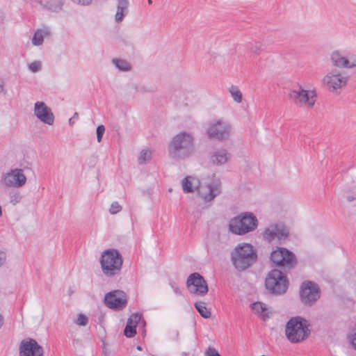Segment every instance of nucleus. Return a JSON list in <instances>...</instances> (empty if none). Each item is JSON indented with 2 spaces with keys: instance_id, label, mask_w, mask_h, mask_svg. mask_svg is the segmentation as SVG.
I'll list each match as a JSON object with an SVG mask.
<instances>
[{
  "instance_id": "f257e3e1",
  "label": "nucleus",
  "mask_w": 356,
  "mask_h": 356,
  "mask_svg": "<svg viewBox=\"0 0 356 356\" xmlns=\"http://www.w3.org/2000/svg\"><path fill=\"white\" fill-rule=\"evenodd\" d=\"M194 151V137L186 131H181L175 136L168 145L169 156L175 159L188 158Z\"/></svg>"
},
{
  "instance_id": "f03ea898",
  "label": "nucleus",
  "mask_w": 356,
  "mask_h": 356,
  "mask_svg": "<svg viewBox=\"0 0 356 356\" xmlns=\"http://www.w3.org/2000/svg\"><path fill=\"white\" fill-rule=\"evenodd\" d=\"M257 259V252L249 243L237 245L231 252V261L238 271H243L252 266Z\"/></svg>"
},
{
  "instance_id": "7ed1b4c3",
  "label": "nucleus",
  "mask_w": 356,
  "mask_h": 356,
  "mask_svg": "<svg viewBox=\"0 0 356 356\" xmlns=\"http://www.w3.org/2000/svg\"><path fill=\"white\" fill-rule=\"evenodd\" d=\"M309 326L308 321L300 316L291 318L286 323L285 328L287 339L293 343L305 341L311 334Z\"/></svg>"
},
{
  "instance_id": "20e7f679",
  "label": "nucleus",
  "mask_w": 356,
  "mask_h": 356,
  "mask_svg": "<svg viewBox=\"0 0 356 356\" xmlns=\"http://www.w3.org/2000/svg\"><path fill=\"white\" fill-rule=\"evenodd\" d=\"M123 264L122 257L118 250L108 249L102 252L100 264L106 277H113L120 273Z\"/></svg>"
},
{
  "instance_id": "39448f33",
  "label": "nucleus",
  "mask_w": 356,
  "mask_h": 356,
  "mask_svg": "<svg viewBox=\"0 0 356 356\" xmlns=\"http://www.w3.org/2000/svg\"><path fill=\"white\" fill-rule=\"evenodd\" d=\"M258 225V220L252 213L245 212L232 218L229 230L237 235H244L254 231Z\"/></svg>"
},
{
  "instance_id": "423d86ee",
  "label": "nucleus",
  "mask_w": 356,
  "mask_h": 356,
  "mask_svg": "<svg viewBox=\"0 0 356 356\" xmlns=\"http://www.w3.org/2000/svg\"><path fill=\"white\" fill-rule=\"evenodd\" d=\"M265 285L270 293L281 295L286 291L289 282L282 271L273 269L268 273L266 278Z\"/></svg>"
},
{
  "instance_id": "0eeeda50",
  "label": "nucleus",
  "mask_w": 356,
  "mask_h": 356,
  "mask_svg": "<svg viewBox=\"0 0 356 356\" xmlns=\"http://www.w3.org/2000/svg\"><path fill=\"white\" fill-rule=\"evenodd\" d=\"M232 129V125L227 120L220 118L213 120L209 124L207 134L211 139L224 141L229 138Z\"/></svg>"
},
{
  "instance_id": "6e6552de",
  "label": "nucleus",
  "mask_w": 356,
  "mask_h": 356,
  "mask_svg": "<svg viewBox=\"0 0 356 356\" xmlns=\"http://www.w3.org/2000/svg\"><path fill=\"white\" fill-rule=\"evenodd\" d=\"M314 90L303 89L300 86L291 90L289 93V99L297 106L312 108L316 101Z\"/></svg>"
},
{
  "instance_id": "1a4fd4ad",
  "label": "nucleus",
  "mask_w": 356,
  "mask_h": 356,
  "mask_svg": "<svg viewBox=\"0 0 356 356\" xmlns=\"http://www.w3.org/2000/svg\"><path fill=\"white\" fill-rule=\"evenodd\" d=\"M261 234L263 240L269 243L273 241L282 243L288 239L289 229L282 222L272 223L264 229Z\"/></svg>"
},
{
  "instance_id": "9d476101",
  "label": "nucleus",
  "mask_w": 356,
  "mask_h": 356,
  "mask_svg": "<svg viewBox=\"0 0 356 356\" xmlns=\"http://www.w3.org/2000/svg\"><path fill=\"white\" fill-rule=\"evenodd\" d=\"M270 261L276 266L288 268H293L297 264L295 254L285 248H277L273 250L270 254Z\"/></svg>"
},
{
  "instance_id": "9b49d317",
  "label": "nucleus",
  "mask_w": 356,
  "mask_h": 356,
  "mask_svg": "<svg viewBox=\"0 0 356 356\" xmlns=\"http://www.w3.org/2000/svg\"><path fill=\"white\" fill-rule=\"evenodd\" d=\"M320 298V289L318 285L311 281L302 283L300 288V298L305 306H312Z\"/></svg>"
},
{
  "instance_id": "f8f14e48",
  "label": "nucleus",
  "mask_w": 356,
  "mask_h": 356,
  "mask_svg": "<svg viewBox=\"0 0 356 356\" xmlns=\"http://www.w3.org/2000/svg\"><path fill=\"white\" fill-rule=\"evenodd\" d=\"M104 302L110 309L122 310L127 305V296L123 291L114 290L105 295Z\"/></svg>"
},
{
  "instance_id": "ddd939ff",
  "label": "nucleus",
  "mask_w": 356,
  "mask_h": 356,
  "mask_svg": "<svg viewBox=\"0 0 356 356\" xmlns=\"http://www.w3.org/2000/svg\"><path fill=\"white\" fill-rule=\"evenodd\" d=\"M186 286L191 293L198 296H205L209 291L206 280L198 273H191L188 277Z\"/></svg>"
},
{
  "instance_id": "4468645a",
  "label": "nucleus",
  "mask_w": 356,
  "mask_h": 356,
  "mask_svg": "<svg viewBox=\"0 0 356 356\" xmlns=\"http://www.w3.org/2000/svg\"><path fill=\"white\" fill-rule=\"evenodd\" d=\"M348 76L336 69L332 70L323 78V83L330 90L334 91L346 86Z\"/></svg>"
},
{
  "instance_id": "2eb2a0df",
  "label": "nucleus",
  "mask_w": 356,
  "mask_h": 356,
  "mask_svg": "<svg viewBox=\"0 0 356 356\" xmlns=\"http://www.w3.org/2000/svg\"><path fill=\"white\" fill-rule=\"evenodd\" d=\"M19 356H43V348L33 339H24L19 344Z\"/></svg>"
},
{
  "instance_id": "dca6fc26",
  "label": "nucleus",
  "mask_w": 356,
  "mask_h": 356,
  "mask_svg": "<svg viewBox=\"0 0 356 356\" xmlns=\"http://www.w3.org/2000/svg\"><path fill=\"white\" fill-rule=\"evenodd\" d=\"M34 115L42 123L52 125L54 115L51 109L43 102H37L34 104Z\"/></svg>"
},
{
  "instance_id": "f3484780",
  "label": "nucleus",
  "mask_w": 356,
  "mask_h": 356,
  "mask_svg": "<svg viewBox=\"0 0 356 356\" xmlns=\"http://www.w3.org/2000/svg\"><path fill=\"white\" fill-rule=\"evenodd\" d=\"M3 181L6 186L21 188L26 184V177L22 169L16 168L6 174Z\"/></svg>"
},
{
  "instance_id": "a211bd4d",
  "label": "nucleus",
  "mask_w": 356,
  "mask_h": 356,
  "mask_svg": "<svg viewBox=\"0 0 356 356\" xmlns=\"http://www.w3.org/2000/svg\"><path fill=\"white\" fill-rule=\"evenodd\" d=\"M206 191L202 188L198 191L200 197L208 202L213 200L221 193V182L219 179H213L206 186Z\"/></svg>"
},
{
  "instance_id": "6ab92c4d",
  "label": "nucleus",
  "mask_w": 356,
  "mask_h": 356,
  "mask_svg": "<svg viewBox=\"0 0 356 356\" xmlns=\"http://www.w3.org/2000/svg\"><path fill=\"white\" fill-rule=\"evenodd\" d=\"M130 6V0H115V14L114 16L115 22L120 24L124 19L129 15Z\"/></svg>"
},
{
  "instance_id": "aec40b11",
  "label": "nucleus",
  "mask_w": 356,
  "mask_h": 356,
  "mask_svg": "<svg viewBox=\"0 0 356 356\" xmlns=\"http://www.w3.org/2000/svg\"><path fill=\"white\" fill-rule=\"evenodd\" d=\"M230 154L225 149H220L210 153V162L213 165L225 164L230 159Z\"/></svg>"
},
{
  "instance_id": "412c9836",
  "label": "nucleus",
  "mask_w": 356,
  "mask_h": 356,
  "mask_svg": "<svg viewBox=\"0 0 356 356\" xmlns=\"http://www.w3.org/2000/svg\"><path fill=\"white\" fill-rule=\"evenodd\" d=\"M331 61L333 65L337 67L353 68L356 67V61L350 62L338 51L332 52Z\"/></svg>"
},
{
  "instance_id": "4be33fe9",
  "label": "nucleus",
  "mask_w": 356,
  "mask_h": 356,
  "mask_svg": "<svg viewBox=\"0 0 356 356\" xmlns=\"http://www.w3.org/2000/svg\"><path fill=\"white\" fill-rule=\"evenodd\" d=\"M40 3L44 8L53 12L59 11L61 10L63 5V3L60 0L40 1Z\"/></svg>"
},
{
  "instance_id": "5701e85b",
  "label": "nucleus",
  "mask_w": 356,
  "mask_h": 356,
  "mask_svg": "<svg viewBox=\"0 0 356 356\" xmlns=\"http://www.w3.org/2000/svg\"><path fill=\"white\" fill-rule=\"evenodd\" d=\"M251 309L259 316H261L264 319L268 317L266 314V305L261 302H256L251 305Z\"/></svg>"
},
{
  "instance_id": "b1692460",
  "label": "nucleus",
  "mask_w": 356,
  "mask_h": 356,
  "mask_svg": "<svg viewBox=\"0 0 356 356\" xmlns=\"http://www.w3.org/2000/svg\"><path fill=\"white\" fill-rule=\"evenodd\" d=\"M49 31L48 29H38L37 30L32 38V43L35 46L41 45L44 41V35H48Z\"/></svg>"
},
{
  "instance_id": "393cba45",
  "label": "nucleus",
  "mask_w": 356,
  "mask_h": 356,
  "mask_svg": "<svg viewBox=\"0 0 356 356\" xmlns=\"http://www.w3.org/2000/svg\"><path fill=\"white\" fill-rule=\"evenodd\" d=\"M228 91L229 92L234 102L238 104L242 102L243 95L238 86L232 85L228 88Z\"/></svg>"
},
{
  "instance_id": "a878e982",
  "label": "nucleus",
  "mask_w": 356,
  "mask_h": 356,
  "mask_svg": "<svg viewBox=\"0 0 356 356\" xmlns=\"http://www.w3.org/2000/svg\"><path fill=\"white\" fill-rule=\"evenodd\" d=\"M195 307L203 318H209L211 317V312L207 308L205 302L202 301L197 302L195 303Z\"/></svg>"
},
{
  "instance_id": "bb28decb",
  "label": "nucleus",
  "mask_w": 356,
  "mask_h": 356,
  "mask_svg": "<svg viewBox=\"0 0 356 356\" xmlns=\"http://www.w3.org/2000/svg\"><path fill=\"white\" fill-rule=\"evenodd\" d=\"M112 63L118 70L122 71H129L131 69V65L124 59L113 58Z\"/></svg>"
},
{
  "instance_id": "cd10ccee",
  "label": "nucleus",
  "mask_w": 356,
  "mask_h": 356,
  "mask_svg": "<svg viewBox=\"0 0 356 356\" xmlns=\"http://www.w3.org/2000/svg\"><path fill=\"white\" fill-rule=\"evenodd\" d=\"M152 159V152L149 149H143L140 152L138 158V163L143 164Z\"/></svg>"
},
{
  "instance_id": "c85d7f7f",
  "label": "nucleus",
  "mask_w": 356,
  "mask_h": 356,
  "mask_svg": "<svg viewBox=\"0 0 356 356\" xmlns=\"http://www.w3.org/2000/svg\"><path fill=\"white\" fill-rule=\"evenodd\" d=\"M248 51L252 54H259L262 49V44L260 42H254L248 44Z\"/></svg>"
},
{
  "instance_id": "c756f323",
  "label": "nucleus",
  "mask_w": 356,
  "mask_h": 356,
  "mask_svg": "<svg viewBox=\"0 0 356 356\" xmlns=\"http://www.w3.org/2000/svg\"><path fill=\"white\" fill-rule=\"evenodd\" d=\"M191 177H186L182 181V188L185 193H192L194 191L192 186V182L190 181Z\"/></svg>"
},
{
  "instance_id": "7c9ffc66",
  "label": "nucleus",
  "mask_w": 356,
  "mask_h": 356,
  "mask_svg": "<svg viewBox=\"0 0 356 356\" xmlns=\"http://www.w3.org/2000/svg\"><path fill=\"white\" fill-rule=\"evenodd\" d=\"M22 196L19 192H13V193H10V194H9L10 202L13 205H15L17 203L20 202L22 200Z\"/></svg>"
},
{
  "instance_id": "2f4dec72",
  "label": "nucleus",
  "mask_w": 356,
  "mask_h": 356,
  "mask_svg": "<svg viewBox=\"0 0 356 356\" xmlns=\"http://www.w3.org/2000/svg\"><path fill=\"white\" fill-rule=\"evenodd\" d=\"M140 319H141V315L138 313H135L130 316V317L127 320V323L136 327L137 324L140 321Z\"/></svg>"
},
{
  "instance_id": "473e14b6",
  "label": "nucleus",
  "mask_w": 356,
  "mask_h": 356,
  "mask_svg": "<svg viewBox=\"0 0 356 356\" xmlns=\"http://www.w3.org/2000/svg\"><path fill=\"white\" fill-rule=\"evenodd\" d=\"M124 335L127 337H133L136 334V327L127 323L124 330Z\"/></svg>"
},
{
  "instance_id": "72a5a7b5",
  "label": "nucleus",
  "mask_w": 356,
  "mask_h": 356,
  "mask_svg": "<svg viewBox=\"0 0 356 356\" xmlns=\"http://www.w3.org/2000/svg\"><path fill=\"white\" fill-rule=\"evenodd\" d=\"M122 209V207L118 202H113L109 209V213L112 215L117 214Z\"/></svg>"
},
{
  "instance_id": "f704fd0d",
  "label": "nucleus",
  "mask_w": 356,
  "mask_h": 356,
  "mask_svg": "<svg viewBox=\"0 0 356 356\" xmlns=\"http://www.w3.org/2000/svg\"><path fill=\"white\" fill-rule=\"evenodd\" d=\"M88 319L87 316L85 315L80 314L78 316L77 320L76 321V324L81 326H85L87 325Z\"/></svg>"
},
{
  "instance_id": "c9c22d12",
  "label": "nucleus",
  "mask_w": 356,
  "mask_h": 356,
  "mask_svg": "<svg viewBox=\"0 0 356 356\" xmlns=\"http://www.w3.org/2000/svg\"><path fill=\"white\" fill-rule=\"evenodd\" d=\"M348 338L351 345L356 350V325L353 328L352 333Z\"/></svg>"
},
{
  "instance_id": "e433bc0d",
  "label": "nucleus",
  "mask_w": 356,
  "mask_h": 356,
  "mask_svg": "<svg viewBox=\"0 0 356 356\" xmlns=\"http://www.w3.org/2000/svg\"><path fill=\"white\" fill-rule=\"evenodd\" d=\"M105 132V127L104 125H99L97 128V139L99 143L102 141L103 135Z\"/></svg>"
},
{
  "instance_id": "4c0bfd02",
  "label": "nucleus",
  "mask_w": 356,
  "mask_h": 356,
  "mask_svg": "<svg viewBox=\"0 0 356 356\" xmlns=\"http://www.w3.org/2000/svg\"><path fill=\"white\" fill-rule=\"evenodd\" d=\"M41 63L39 61H34L29 65V70L33 72H36L40 70Z\"/></svg>"
},
{
  "instance_id": "58836bf2",
  "label": "nucleus",
  "mask_w": 356,
  "mask_h": 356,
  "mask_svg": "<svg viewBox=\"0 0 356 356\" xmlns=\"http://www.w3.org/2000/svg\"><path fill=\"white\" fill-rule=\"evenodd\" d=\"M205 356H220V355L214 348L209 347L205 353Z\"/></svg>"
},
{
  "instance_id": "ea45409f",
  "label": "nucleus",
  "mask_w": 356,
  "mask_h": 356,
  "mask_svg": "<svg viewBox=\"0 0 356 356\" xmlns=\"http://www.w3.org/2000/svg\"><path fill=\"white\" fill-rule=\"evenodd\" d=\"M72 2L82 5V6H88L90 4L92 0H71Z\"/></svg>"
},
{
  "instance_id": "a19ab883",
  "label": "nucleus",
  "mask_w": 356,
  "mask_h": 356,
  "mask_svg": "<svg viewBox=\"0 0 356 356\" xmlns=\"http://www.w3.org/2000/svg\"><path fill=\"white\" fill-rule=\"evenodd\" d=\"M6 259V254L4 252H0V266H1Z\"/></svg>"
},
{
  "instance_id": "79ce46f5",
  "label": "nucleus",
  "mask_w": 356,
  "mask_h": 356,
  "mask_svg": "<svg viewBox=\"0 0 356 356\" xmlns=\"http://www.w3.org/2000/svg\"><path fill=\"white\" fill-rule=\"evenodd\" d=\"M79 117L78 113H74V115L69 120V124L72 125L74 122V120L77 119Z\"/></svg>"
},
{
  "instance_id": "37998d69",
  "label": "nucleus",
  "mask_w": 356,
  "mask_h": 356,
  "mask_svg": "<svg viewBox=\"0 0 356 356\" xmlns=\"http://www.w3.org/2000/svg\"><path fill=\"white\" fill-rule=\"evenodd\" d=\"M139 91H140V92H152V90L147 89L145 86H143V87H141V88L139 89Z\"/></svg>"
},
{
  "instance_id": "c03bdc74",
  "label": "nucleus",
  "mask_w": 356,
  "mask_h": 356,
  "mask_svg": "<svg viewBox=\"0 0 356 356\" xmlns=\"http://www.w3.org/2000/svg\"><path fill=\"white\" fill-rule=\"evenodd\" d=\"M346 199L348 202H352V201L356 200V197H355L353 195H348V196H347Z\"/></svg>"
},
{
  "instance_id": "a18cd8bd",
  "label": "nucleus",
  "mask_w": 356,
  "mask_h": 356,
  "mask_svg": "<svg viewBox=\"0 0 356 356\" xmlns=\"http://www.w3.org/2000/svg\"><path fill=\"white\" fill-rule=\"evenodd\" d=\"M174 291L176 293H181L180 290L177 287L175 288Z\"/></svg>"
},
{
  "instance_id": "49530a36",
  "label": "nucleus",
  "mask_w": 356,
  "mask_h": 356,
  "mask_svg": "<svg viewBox=\"0 0 356 356\" xmlns=\"http://www.w3.org/2000/svg\"><path fill=\"white\" fill-rule=\"evenodd\" d=\"M4 90V88L2 85L0 84V93L3 92Z\"/></svg>"
},
{
  "instance_id": "de8ad7c7",
  "label": "nucleus",
  "mask_w": 356,
  "mask_h": 356,
  "mask_svg": "<svg viewBox=\"0 0 356 356\" xmlns=\"http://www.w3.org/2000/svg\"><path fill=\"white\" fill-rule=\"evenodd\" d=\"M104 355H105L106 356H108V355H107V350H106V348H104Z\"/></svg>"
},
{
  "instance_id": "09e8293b",
  "label": "nucleus",
  "mask_w": 356,
  "mask_h": 356,
  "mask_svg": "<svg viewBox=\"0 0 356 356\" xmlns=\"http://www.w3.org/2000/svg\"><path fill=\"white\" fill-rule=\"evenodd\" d=\"M147 3H148V4L151 5L152 3V0H147Z\"/></svg>"
},
{
  "instance_id": "8fccbe9b",
  "label": "nucleus",
  "mask_w": 356,
  "mask_h": 356,
  "mask_svg": "<svg viewBox=\"0 0 356 356\" xmlns=\"http://www.w3.org/2000/svg\"><path fill=\"white\" fill-rule=\"evenodd\" d=\"M2 215V210H1V207H0V217Z\"/></svg>"
},
{
  "instance_id": "3c124183",
  "label": "nucleus",
  "mask_w": 356,
  "mask_h": 356,
  "mask_svg": "<svg viewBox=\"0 0 356 356\" xmlns=\"http://www.w3.org/2000/svg\"><path fill=\"white\" fill-rule=\"evenodd\" d=\"M138 348V350H141L140 346H138V348Z\"/></svg>"
}]
</instances>
